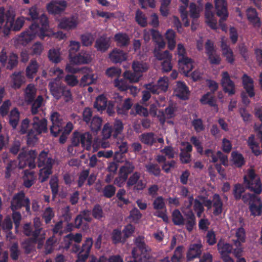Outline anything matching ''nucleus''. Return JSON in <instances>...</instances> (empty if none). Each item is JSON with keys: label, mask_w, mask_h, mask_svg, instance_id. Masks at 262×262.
<instances>
[{"label": "nucleus", "mask_w": 262, "mask_h": 262, "mask_svg": "<svg viewBox=\"0 0 262 262\" xmlns=\"http://www.w3.org/2000/svg\"><path fill=\"white\" fill-rule=\"evenodd\" d=\"M27 15L29 17H25L27 20H38L39 24L32 23L28 29L20 34L19 40L22 42V44L26 45L36 36H38L41 39H44L46 37H49V24L47 16L43 13L39 15V8L36 5L29 8Z\"/></svg>", "instance_id": "nucleus-1"}, {"label": "nucleus", "mask_w": 262, "mask_h": 262, "mask_svg": "<svg viewBox=\"0 0 262 262\" xmlns=\"http://www.w3.org/2000/svg\"><path fill=\"white\" fill-rule=\"evenodd\" d=\"M15 13L11 9L7 11L4 7H0V24L2 25L6 21L3 27V33L5 35H9L11 31L17 32L20 30L24 25L26 18L20 16L15 20Z\"/></svg>", "instance_id": "nucleus-2"}, {"label": "nucleus", "mask_w": 262, "mask_h": 262, "mask_svg": "<svg viewBox=\"0 0 262 262\" xmlns=\"http://www.w3.org/2000/svg\"><path fill=\"white\" fill-rule=\"evenodd\" d=\"M243 179L245 188L254 193V194L247 193L242 196L241 199L245 203H248L249 205V202L255 198L256 194H260L262 192V183L259 177L252 168L247 170Z\"/></svg>", "instance_id": "nucleus-3"}, {"label": "nucleus", "mask_w": 262, "mask_h": 262, "mask_svg": "<svg viewBox=\"0 0 262 262\" xmlns=\"http://www.w3.org/2000/svg\"><path fill=\"white\" fill-rule=\"evenodd\" d=\"M136 247L132 251V255L136 262H153L154 257L151 255L150 249L144 241V237L138 236L135 241Z\"/></svg>", "instance_id": "nucleus-4"}, {"label": "nucleus", "mask_w": 262, "mask_h": 262, "mask_svg": "<svg viewBox=\"0 0 262 262\" xmlns=\"http://www.w3.org/2000/svg\"><path fill=\"white\" fill-rule=\"evenodd\" d=\"M49 88L51 95L57 100L62 98L65 102L68 103L73 99L71 90L64 84L59 81H53L49 83Z\"/></svg>", "instance_id": "nucleus-5"}, {"label": "nucleus", "mask_w": 262, "mask_h": 262, "mask_svg": "<svg viewBox=\"0 0 262 262\" xmlns=\"http://www.w3.org/2000/svg\"><path fill=\"white\" fill-rule=\"evenodd\" d=\"M93 244V238L88 237L82 244L81 247L76 244L72 246V251L75 253H78L77 259L76 262H85L90 255Z\"/></svg>", "instance_id": "nucleus-6"}, {"label": "nucleus", "mask_w": 262, "mask_h": 262, "mask_svg": "<svg viewBox=\"0 0 262 262\" xmlns=\"http://www.w3.org/2000/svg\"><path fill=\"white\" fill-rule=\"evenodd\" d=\"M30 202L28 198H26L24 191H20L15 193L12 198L11 202V208L13 213H19L16 210L24 207L26 211L30 212Z\"/></svg>", "instance_id": "nucleus-7"}, {"label": "nucleus", "mask_w": 262, "mask_h": 262, "mask_svg": "<svg viewBox=\"0 0 262 262\" xmlns=\"http://www.w3.org/2000/svg\"><path fill=\"white\" fill-rule=\"evenodd\" d=\"M215 9L216 15L220 17L219 26L221 29L225 32L227 30V26L224 23L229 15L227 10L226 0H214Z\"/></svg>", "instance_id": "nucleus-8"}, {"label": "nucleus", "mask_w": 262, "mask_h": 262, "mask_svg": "<svg viewBox=\"0 0 262 262\" xmlns=\"http://www.w3.org/2000/svg\"><path fill=\"white\" fill-rule=\"evenodd\" d=\"M197 198L203 201L205 207H207L208 210H210L213 207V212L212 213H222L223 203L219 194H214L212 200L208 199L203 195H198Z\"/></svg>", "instance_id": "nucleus-9"}, {"label": "nucleus", "mask_w": 262, "mask_h": 262, "mask_svg": "<svg viewBox=\"0 0 262 262\" xmlns=\"http://www.w3.org/2000/svg\"><path fill=\"white\" fill-rule=\"evenodd\" d=\"M37 152L35 150H29L28 152L22 151L18 156L19 164L21 166L24 162L23 166H28L29 168L33 169L35 167V159L37 157Z\"/></svg>", "instance_id": "nucleus-10"}, {"label": "nucleus", "mask_w": 262, "mask_h": 262, "mask_svg": "<svg viewBox=\"0 0 262 262\" xmlns=\"http://www.w3.org/2000/svg\"><path fill=\"white\" fill-rule=\"evenodd\" d=\"M33 225L34 230L32 229L30 223H26L23 227V232L27 236H32L34 242H36L39 235L42 230L41 223L40 219L39 217H35L34 219Z\"/></svg>", "instance_id": "nucleus-11"}, {"label": "nucleus", "mask_w": 262, "mask_h": 262, "mask_svg": "<svg viewBox=\"0 0 262 262\" xmlns=\"http://www.w3.org/2000/svg\"><path fill=\"white\" fill-rule=\"evenodd\" d=\"M221 84L224 92L228 93L229 96H232L235 94V85L233 81L231 79L228 72H223L222 74Z\"/></svg>", "instance_id": "nucleus-12"}, {"label": "nucleus", "mask_w": 262, "mask_h": 262, "mask_svg": "<svg viewBox=\"0 0 262 262\" xmlns=\"http://www.w3.org/2000/svg\"><path fill=\"white\" fill-rule=\"evenodd\" d=\"M67 7L64 0H53L47 4L46 8L49 14L57 15L62 13Z\"/></svg>", "instance_id": "nucleus-13"}, {"label": "nucleus", "mask_w": 262, "mask_h": 262, "mask_svg": "<svg viewBox=\"0 0 262 262\" xmlns=\"http://www.w3.org/2000/svg\"><path fill=\"white\" fill-rule=\"evenodd\" d=\"M31 124L32 128L30 130H32L36 134L40 135L48 132L47 120L44 118L40 119L39 117H34Z\"/></svg>", "instance_id": "nucleus-14"}, {"label": "nucleus", "mask_w": 262, "mask_h": 262, "mask_svg": "<svg viewBox=\"0 0 262 262\" xmlns=\"http://www.w3.org/2000/svg\"><path fill=\"white\" fill-rule=\"evenodd\" d=\"M203 251V245L201 242L191 244L186 253V259L191 261L197 258H200Z\"/></svg>", "instance_id": "nucleus-15"}, {"label": "nucleus", "mask_w": 262, "mask_h": 262, "mask_svg": "<svg viewBox=\"0 0 262 262\" xmlns=\"http://www.w3.org/2000/svg\"><path fill=\"white\" fill-rule=\"evenodd\" d=\"M213 8L212 5L210 3H207L205 6V22L212 29H217V19L214 16V14L211 11Z\"/></svg>", "instance_id": "nucleus-16"}, {"label": "nucleus", "mask_w": 262, "mask_h": 262, "mask_svg": "<svg viewBox=\"0 0 262 262\" xmlns=\"http://www.w3.org/2000/svg\"><path fill=\"white\" fill-rule=\"evenodd\" d=\"M176 95L180 99L186 100L189 98V91L184 82L178 81L175 89Z\"/></svg>", "instance_id": "nucleus-17"}, {"label": "nucleus", "mask_w": 262, "mask_h": 262, "mask_svg": "<svg viewBox=\"0 0 262 262\" xmlns=\"http://www.w3.org/2000/svg\"><path fill=\"white\" fill-rule=\"evenodd\" d=\"M178 65L180 70L186 75L187 76L189 73L193 68V61L192 59L187 57L179 58Z\"/></svg>", "instance_id": "nucleus-18"}, {"label": "nucleus", "mask_w": 262, "mask_h": 262, "mask_svg": "<svg viewBox=\"0 0 262 262\" xmlns=\"http://www.w3.org/2000/svg\"><path fill=\"white\" fill-rule=\"evenodd\" d=\"M92 55L88 51L81 52L71 60V63L75 64H87L91 62Z\"/></svg>", "instance_id": "nucleus-19"}, {"label": "nucleus", "mask_w": 262, "mask_h": 262, "mask_svg": "<svg viewBox=\"0 0 262 262\" xmlns=\"http://www.w3.org/2000/svg\"><path fill=\"white\" fill-rule=\"evenodd\" d=\"M116 151L115 152V157L122 158V156L128 151V145L127 142L124 138L117 139L116 142Z\"/></svg>", "instance_id": "nucleus-20"}, {"label": "nucleus", "mask_w": 262, "mask_h": 262, "mask_svg": "<svg viewBox=\"0 0 262 262\" xmlns=\"http://www.w3.org/2000/svg\"><path fill=\"white\" fill-rule=\"evenodd\" d=\"M242 84L244 89L250 98L255 96L254 90L253 80L246 74H244L242 78Z\"/></svg>", "instance_id": "nucleus-21"}, {"label": "nucleus", "mask_w": 262, "mask_h": 262, "mask_svg": "<svg viewBox=\"0 0 262 262\" xmlns=\"http://www.w3.org/2000/svg\"><path fill=\"white\" fill-rule=\"evenodd\" d=\"M78 23L74 17H63L58 25L59 28L66 30H71L76 28Z\"/></svg>", "instance_id": "nucleus-22"}, {"label": "nucleus", "mask_w": 262, "mask_h": 262, "mask_svg": "<svg viewBox=\"0 0 262 262\" xmlns=\"http://www.w3.org/2000/svg\"><path fill=\"white\" fill-rule=\"evenodd\" d=\"M194 199L193 195L188 197V204L187 208L190 209L193 204V208L195 213H203L205 206L204 203L199 198Z\"/></svg>", "instance_id": "nucleus-23"}, {"label": "nucleus", "mask_w": 262, "mask_h": 262, "mask_svg": "<svg viewBox=\"0 0 262 262\" xmlns=\"http://www.w3.org/2000/svg\"><path fill=\"white\" fill-rule=\"evenodd\" d=\"M111 60L114 63H121L126 60V54L119 49H114L109 55Z\"/></svg>", "instance_id": "nucleus-24"}, {"label": "nucleus", "mask_w": 262, "mask_h": 262, "mask_svg": "<svg viewBox=\"0 0 262 262\" xmlns=\"http://www.w3.org/2000/svg\"><path fill=\"white\" fill-rule=\"evenodd\" d=\"M39 69V64L36 59H31L26 69V75L28 79H32Z\"/></svg>", "instance_id": "nucleus-25"}, {"label": "nucleus", "mask_w": 262, "mask_h": 262, "mask_svg": "<svg viewBox=\"0 0 262 262\" xmlns=\"http://www.w3.org/2000/svg\"><path fill=\"white\" fill-rule=\"evenodd\" d=\"M53 163L50 162L47 163V166L42 167L39 172V180L41 183L46 182L52 173Z\"/></svg>", "instance_id": "nucleus-26"}, {"label": "nucleus", "mask_w": 262, "mask_h": 262, "mask_svg": "<svg viewBox=\"0 0 262 262\" xmlns=\"http://www.w3.org/2000/svg\"><path fill=\"white\" fill-rule=\"evenodd\" d=\"M114 40L118 47L124 48L129 45L130 38L125 33H118L114 35Z\"/></svg>", "instance_id": "nucleus-27"}, {"label": "nucleus", "mask_w": 262, "mask_h": 262, "mask_svg": "<svg viewBox=\"0 0 262 262\" xmlns=\"http://www.w3.org/2000/svg\"><path fill=\"white\" fill-rule=\"evenodd\" d=\"M135 168V166L133 162L126 161L120 167L118 173L127 179L128 175L133 172Z\"/></svg>", "instance_id": "nucleus-28"}, {"label": "nucleus", "mask_w": 262, "mask_h": 262, "mask_svg": "<svg viewBox=\"0 0 262 262\" xmlns=\"http://www.w3.org/2000/svg\"><path fill=\"white\" fill-rule=\"evenodd\" d=\"M255 195V198L249 202V208L251 213H262V202L259 196Z\"/></svg>", "instance_id": "nucleus-29"}, {"label": "nucleus", "mask_w": 262, "mask_h": 262, "mask_svg": "<svg viewBox=\"0 0 262 262\" xmlns=\"http://www.w3.org/2000/svg\"><path fill=\"white\" fill-rule=\"evenodd\" d=\"M25 99L28 104H31L35 99L36 89L34 84H29L25 90Z\"/></svg>", "instance_id": "nucleus-30"}, {"label": "nucleus", "mask_w": 262, "mask_h": 262, "mask_svg": "<svg viewBox=\"0 0 262 262\" xmlns=\"http://www.w3.org/2000/svg\"><path fill=\"white\" fill-rule=\"evenodd\" d=\"M12 88L16 90L20 88L24 82V77L20 72H14L11 75Z\"/></svg>", "instance_id": "nucleus-31"}, {"label": "nucleus", "mask_w": 262, "mask_h": 262, "mask_svg": "<svg viewBox=\"0 0 262 262\" xmlns=\"http://www.w3.org/2000/svg\"><path fill=\"white\" fill-rule=\"evenodd\" d=\"M200 101L202 104H208L210 106L215 107L216 112L218 111V107L216 103V100L210 92H207L206 94H204Z\"/></svg>", "instance_id": "nucleus-32"}, {"label": "nucleus", "mask_w": 262, "mask_h": 262, "mask_svg": "<svg viewBox=\"0 0 262 262\" xmlns=\"http://www.w3.org/2000/svg\"><path fill=\"white\" fill-rule=\"evenodd\" d=\"M139 139L142 143L149 146H152L157 141L155 135L152 132L142 134L139 136Z\"/></svg>", "instance_id": "nucleus-33"}, {"label": "nucleus", "mask_w": 262, "mask_h": 262, "mask_svg": "<svg viewBox=\"0 0 262 262\" xmlns=\"http://www.w3.org/2000/svg\"><path fill=\"white\" fill-rule=\"evenodd\" d=\"M80 144L82 146L87 150H90L91 148L92 143V136L89 132L84 133H80Z\"/></svg>", "instance_id": "nucleus-34"}, {"label": "nucleus", "mask_w": 262, "mask_h": 262, "mask_svg": "<svg viewBox=\"0 0 262 262\" xmlns=\"http://www.w3.org/2000/svg\"><path fill=\"white\" fill-rule=\"evenodd\" d=\"M132 68L135 72L138 74L142 75L144 72H146L149 68L147 63L143 61H134L132 64Z\"/></svg>", "instance_id": "nucleus-35"}, {"label": "nucleus", "mask_w": 262, "mask_h": 262, "mask_svg": "<svg viewBox=\"0 0 262 262\" xmlns=\"http://www.w3.org/2000/svg\"><path fill=\"white\" fill-rule=\"evenodd\" d=\"M247 16L248 19L255 26L259 27L260 26V19L257 16V13L255 8H249L247 9Z\"/></svg>", "instance_id": "nucleus-36"}, {"label": "nucleus", "mask_w": 262, "mask_h": 262, "mask_svg": "<svg viewBox=\"0 0 262 262\" xmlns=\"http://www.w3.org/2000/svg\"><path fill=\"white\" fill-rule=\"evenodd\" d=\"M231 161L236 167H242L245 164V161L243 155L237 151L231 153Z\"/></svg>", "instance_id": "nucleus-37"}, {"label": "nucleus", "mask_w": 262, "mask_h": 262, "mask_svg": "<svg viewBox=\"0 0 262 262\" xmlns=\"http://www.w3.org/2000/svg\"><path fill=\"white\" fill-rule=\"evenodd\" d=\"M109 47V40L105 37H101L96 39L95 47L98 51L104 52L108 49Z\"/></svg>", "instance_id": "nucleus-38"}, {"label": "nucleus", "mask_w": 262, "mask_h": 262, "mask_svg": "<svg viewBox=\"0 0 262 262\" xmlns=\"http://www.w3.org/2000/svg\"><path fill=\"white\" fill-rule=\"evenodd\" d=\"M107 98L104 95L98 96L94 104V106L99 112L104 111L107 106Z\"/></svg>", "instance_id": "nucleus-39"}, {"label": "nucleus", "mask_w": 262, "mask_h": 262, "mask_svg": "<svg viewBox=\"0 0 262 262\" xmlns=\"http://www.w3.org/2000/svg\"><path fill=\"white\" fill-rule=\"evenodd\" d=\"M184 247L183 245L178 246L171 257V262H182L184 258Z\"/></svg>", "instance_id": "nucleus-40"}, {"label": "nucleus", "mask_w": 262, "mask_h": 262, "mask_svg": "<svg viewBox=\"0 0 262 262\" xmlns=\"http://www.w3.org/2000/svg\"><path fill=\"white\" fill-rule=\"evenodd\" d=\"M102 123L101 118L97 116H94L89 124L91 130L93 133H97L101 128Z\"/></svg>", "instance_id": "nucleus-41"}, {"label": "nucleus", "mask_w": 262, "mask_h": 262, "mask_svg": "<svg viewBox=\"0 0 262 262\" xmlns=\"http://www.w3.org/2000/svg\"><path fill=\"white\" fill-rule=\"evenodd\" d=\"M80 47V42L76 41L71 40L69 45V59L70 62L71 60L75 56H77L76 53L79 51Z\"/></svg>", "instance_id": "nucleus-42"}, {"label": "nucleus", "mask_w": 262, "mask_h": 262, "mask_svg": "<svg viewBox=\"0 0 262 262\" xmlns=\"http://www.w3.org/2000/svg\"><path fill=\"white\" fill-rule=\"evenodd\" d=\"M53 163L52 158L48 157V152L42 151L38 156L37 159V166L41 168L43 166H47L49 162Z\"/></svg>", "instance_id": "nucleus-43"}, {"label": "nucleus", "mask_w": 262, "mask_h": 262, "mask_svg": "<svg viewBox=\"0 0 262 262\" xmlns=\"http://www.w3.org/2000/svg\"><path fill=\"white\" fill-rule=\"evenodd\" d=\"M217 246L221 257H224L225 255H229L233 249L232 246L228 243L224 244L219 242Z\"/></svg>", "instance_id": "nucleus-44"}, {"label": "nucleus", "mask_w": 262, "mask_h": 262, "mask_svg": "<svg viewBox=\"0 0 262 262\" xmlns=\"http://www.w3.org/2000/svg\"><path fill=\"white\" fill-rule=\"evenodd\" d=\"M133 103L130 99L127 98L125 99L122 105L117 107V113L121 115H127Z\"/></svg>", "instance_id": "nucleus-45"}, {"label": "nucleus", "mask_w": 262, "mask_h": 262, "mask_svg": "<svg viewBox=\"0 0 262 262\" xmlns=\"http://www.w3.org/2000/svg\"><path fill=\"white\" fill-rule=\"evenodd\" d=\"M235 240H233L234 245L235 247H240L242 243L245 242L246 235L245 229L243 227L239 228L236 232Z\"/></svg>", "instance_id": "nucleus-46"}, {"label": "nucleus", "mask_w": 262, "mask_h": 262, "mask_svg": "<svg viewBox=\"0 0 262 262\" xmlns=\"http://www.w3.org/2000/svg\"><path fill=\"white\" fill-rule=\"evenodd\" d=\"M146 171L150 174L158 177L161 174V169L159 166L156 163H149L145 166Z\"/></svg>", "instance_id": "nucleus-47"}, {"label": "nucleus", "mask_w": 262, "mask_h": 262, "mask_svg": "<svg viewBox=\"0 0 262 262\" xmlns=\"http://www.w3.org/2000/svg\"><path fill=\"white\" fill-rule=\"evenodd\" d=\"M123 77L126 79L129 83H132L138 82L142 75L138 74L136 72H132L130 71H126L123 74Z\"/></svg>", "instance_id": "nucleus-48"}, {"label": "nucleus", "mask_w": 262, "mask_h": 262, "mask_svg": "<svg viewBox=\"0 0 262 262\" xmlns=\"http://www.w3.org/2000/svg\"><path fill=\"white\" fill-rule=\"evenodd\" d=\"M18 63V57L16 54L11 53L8 56V62L6 65L7 70H12L16 68Z\"/></svg>", "instance_id": "nucleus-49"}, {"label": "nucleus", "mask_w": 262, "mask_h": 262, "mask_svg": "<svg viewBox=\"0 0 262 262\" xmlns=\"http://www.w3.org/2000/svg\"><path fill=\"white\" fill-rule=\"evenodd\" d=\"M111 126L112 129L113 136L115 138L121 134L124 128L123 123L120 120H115L113 125Z\"/></svg>", "instance_id": "nucleus-50"}, {"label": "nucleus", "mask_w": 262, "mask_h": 262, "mask_svg": "<svg viewBox=\"0 0 262 262\" xmlns=\"http://www.w3.org/2000/svg\"><path fill=\"white\" fill-rule=\"evenodd\" d=\"M122 232L118 229H115L113 230L112 233V239L114 244H116L120 243H125V239H124V235H122Z\"/></svg>", "instance_id": "nucleus-51"}, {"label": "nucleus", "mask_w": 262, "mask_h": 262, "mask_svg": "<svg viewBox=\"0 0 262 262\" xmlns=\"http://www.w3.org/2000/svg\"><path fill=\"white\" fill-rule=\"evenodd\" d=\"M185 215L186 228L189 232L193 230L194 226L195 225V217L194 214H184Z\"/></svg>", "instance_id": "nucleus-52"}, {"label": "nucleus", "mask_w": 262, "mask_h": 262, "mask_svg": "<svg viewBox=\"0 0 262 262\" xmlns=\"http://www.w3.org/2000/svg\"><path fill=\"white\" fill-rule=\"evenodd\" d=\"M43 98L41 95H39L36 99L31 102V112L32 114L35 115L38 112V109L41 106Z\"/></svg>", "instance_id": "nucleus-53"}, {"label": "nucleus", "mask_w": 262, "mask_h": 262, "mask_svg": "<svg viewBox=\"0 0 262 262\" xmlns=\"http://www.w3.org/2000/svg\"><path fill=\"white\" fill-rule=\"evenodd\" d=\"M129 83L124 77L123 79L116 78L114 80V85L120 91H126L128 90Z\"/></svg>", "instance_id": "nucleus-54"}, {"label": "nucleus", "mask_w": 262, "mask_h": 262, "mask_svg": "<svg viewBox=\"0 0 262 262\" xmlns=\"http://www.w3.org/2000/svg\"><path fill=\"white\" fill-rule=\"evenodd\" d=\"M135 19L142 27H145L147 25V17L143 12L139 9L136 12Z\"/></svg>", "instance_id": "nucleus-55"}, {"label": "nucleus", "mask_w": 262, "mask_h": 262, "mask_svg": "<svg viewBox=\"0 0 262 262\" xmlns=\"http://www.w3.org/2000/svg\"><path fill=\"white\" fill-rule=\"evenodd\" d=\"M51 189L53 198L56 197L59 191L58 180L57 177H52L49 183Z\"/></svg>", "instance_id": "nucleus-56"}, {"label": "nucleus", "mask_w": 262, "mask_h": 262, "mask_svg": "<svg viewBox=\"0 0 262 262\" xmlns=\"http://www.w3.org/2000/svg\"><path fill=\"white\" fill-rule=\"evenodd\" d=\"M116 187L112 184L106 185L103 189V196L106 198H111L113 197L116 192Z\"/></svg>", "instance_id": "nucleus-57"}, {"label": "nucleus", "mask_w": 262, "mask_h": 262, "mask_svg": "<svg viewBox=\"0 0 262 262\" xmlns=\"http://www.w3.org/2000/svg\"><path fill=\"white\" fill-rule=\"evenodd\" d=\"M190 16L193 19L200 17L201 9L194 3H191L189 6Z\"/></svg>", "instance_id": "nucleus-58"}, {"label": "nucleus", "mask_w": 262, "mask_h": 262, "mask_svg": "<svg viewBox=\"0 0 262 262\" xmlns=\"http://www.w3.org/2000/svg\"><path fill=\"white\" fill-rule=\"evenodd\" d=\"M82 120L87 124L89 125L93 117L92 109L89 107H85L82 112Z\"/></svg>", "instance_id": "nucleus-59"}, {"label": "nucleus", "mask_w": 262, "mask_h": 262, "mask_svg": "<svg viewBox=\"0 0 262 262\" xmlns=\"http://www.w3.org/2000/svg\"><path fill=\"white\" fill-rule=\"evenodd\" d=\"M245 187H244L241 184H236L234 187L233 195L236 200H239L241 199L242 194L245 191Z\"/></svg>", "instance_id": "nucleus-60"}, {"label": "nucleus", "mask_w": 262, "mask_h": 262, "mask_svg": "<svg viewBox=\"0 0 262 262\" xmlns=\"http://www.w3.org/2000/svg\"><path fill=\"white\" fill-rule=\"evenodd\" d=\"M58 242V239L53 235L50 237L46 242V250L48 253H51L54 249L55 244Z\"/></svg>", "instance_id": "nucleus-61"}, {"label": "nucleus", "mask_w": 262, "mask_h": 262, "mask_svg": "<svg viewBox=\"0 0 262 262\" xmlns=\"http://www.w3.org/2000/svg\"><path fill=\"white\" fill-rule=\"evenodd\" d=\"M10 257L13 260H16L18 259L20 255V251L18 249V244L17 243H14L10 247Z\"/></svg>", "instance_id": "nucleus-62"}, {"label": "nucleus", "mask_w": 262, "mask_h": 262, "mask_svg": "<svg viewBox=\"0 0 262 262\" xmlns=\"http://www.w3.org/2000/svg\"><path fill=\"white\" fill-rule=\"evenodd\" d=\"M152 205L156 210H163L166 208L164 199L162 196L156 198L153 202Z\"/></svg>", "instance_id": "nucleus-63"}, {"label": "nucleus", "mask_w": 262, "mask_h": 262, "mask_svg": "<svg viewBox=\"0 0 262 262\" xmlns=\"http://www.w3.org/2000/svg\"><path fill=\"white\" fill-rule=\"evenodd\" d=\"M64 82L68 86L74 87L78 85V80L76 76L73 74H67L64 78Z\"/></svg>", "instance_id": "nucleus-64"}]
</instances>
